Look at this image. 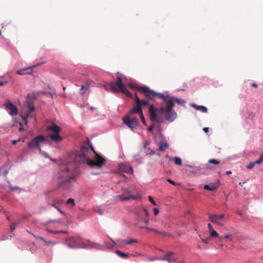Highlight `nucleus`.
Here are the masks:
<instances>
[{"mask_svg":"<svg viewBox=\"0 0 263 263\" xmlns=\"http://www.w3.org/2000/svg\"><path fill=\"white\" fill-rule=\"evenodd\" d=\"M86 142L76 153L74 162L78 164L86 163L91 167L101 168L105 163V159L96 152L88 138Z\"/></svg>","mask_w":263,"mask_h":263,"instance_id":"nucleus-1","label":"nucleus"},{"mask_svg":"<svg viewBox=\"0 0 263 263\" xmlns=\"http://www.w3.org/2000/svg\"><path fill=\"white\" fill-rule=\"evenodd\" d=\"M75 175L72 171L67 167H64L59 172V179L57 182L58 187L63 190H67L70 186L71 183L74 180Z\"/></svg>","mask_w":263,"mask_h":263,"instance_id":"nucleus-2","label":"nucleus"},{"mask_svg":"<svg viewBox=\"0 0 263 263\" xmlns=\"http://www.w3.org/2000/svg\"><path fill=\"white\" fill-rule=\"evenodd\" d=\"M104 87L107 90L110 89L114 92H121L126 96L132 98V94L126 89L125 85L123 83L122 74L117 73L116 82H111L105 84Z\"/></svg>","mask_w":263,"mask_h":263,"instance_id":"nucleus-3","label":"nucleus"},{"mask_svg":"<svg viewBox=\"0 0 263 263\" xmlns=\"http://www.w3.org/2000/svg\"><path fill=\"white\" fill-rule=\"evenodd\" d=\"M47 129L53 132V133L49 134L48 137L53 142L58 143L63 140L62 137L59 135V133L61 132V128L59 126L53 124L48 126Z\"/></svg>","mask_w":263,"mask_h":263,"instance_id":"nucleus-4","label":"nucleus"},{"mask_svg":"<svg viewBox=\"0 0 263 263\" xmlns=\"http://www.w3.org/2000/svg\"><path fill=\"white\" fill-rule=\"evenodd\" d=\"M137 88L144 95L145 97L148 100H153L156 97L159 98V95H161V93H157L154 90L150 89L149 88L146 86H139L137 87Z\"/></svg>","mask_w":263,"mask_h":263,"instance_id":"nucleus-5","label":"nucleus"},{"mask_svg":"<svg viewBox=\"0 0 263 263\" xmlns=\"http://www.w3.org/2000/svg\"><path fill=\"white\" fill-rule=\"evenodd\" d=\"M228 217L226 215H210L209 220L213 223L223 226L226 224Z\"/></svg>","mask_w":263,"mask_h":263,"instance_id":"nucleus-6","label":"nucleus"},{"mask_svg":"<svg viewBox=\"0 0 263 263\" xmlns=\"http://www.w3.org/2000/svg\"><path fill=\"white\" fill-rule=\"evenodd\" d=\"M67 246L71 249H75L81 247L82 238L80 237H70L65 241Z\"/></svg>","mask_w":263,"mask_h":263,"instance_id":"nucleus-7","label":"nucleus"},{"mask_svg":"<svg viewBox=\"0 0 263 263\" xmlns=\"http://www.w3.org/2000/svg\"><path fill=\"white\" fill-rule=\"evenodd\" d=\"M124 124H125L132 130L137 126L139 124V120L135 117H130L127 116L122 119Z\"/></svg>","mask_w":263,"mask_h":263,"instance_id":"nucleus-8","label":"nucleus"},{"mask_svg":"<svg viewBox=\"0 0 263 263\" xmlns=\"http://www.w3.org/2000/svg\"><path fill=\"white\" fill-rule=\"evenodd\" d=\"M159 96V98L163 100L165 103L166 108V109L170 110L173 109L174 106V98L170 97L168 96H164L162 94Z\"/></svg>","mask_w":263,"mask_h":263,"instance_id":"nucleus-9","label":"nucleus"},{"mask_svg":"<svg viewBox=\"0 0 263 263\" xmlns=\"http://www.w3.org/2000/svg\"><path fill=\"white\" fill-rule=\"evenodd\" d=\"M44 140V136L42 135L37 136L28 143V146L30 148H38L40 143L43 142Z\"/></svg>","mask_w":263,"mask_h":263,"instance_id":"nucleus-10","label":"nucleus"},{"mask_svg":"<svg viewBox=\"0 0 263 263\" xmlns=\"http://www.w3.org/2000/svg\"><path fill=\"white\" fill-rule=\"evenodd\" d=\"M208 228L209 229L210 238L212 239L219 238V240H220L222 239L221 237H219L218 233L215 230H214L211 223L208 224Z\"/></svg>","mask_w":263,"mask_h":263,"instance_id":"nucleus-11","label":"nucleus"},{"mask_svg":"<svg viewBox=\"0 0 263 263\" xmlns=\"http://www.w3.org/2000/svg\"><path fill=\"white\" fill-rule=\"evenodd\" d=\"M149 111L150 113V119L152 121H156L157 122H160L161 120L157 117V114L156 112L155 108L153 105H151L149 106Z\"/></svg>","mask_w":263,"mask_h":263,"instance_id":"nucleus-12","label":"nucleus"},{"mask_svg":"<svg viewBox=\"0 0 263 263\" xmlns=\"http://www.w3.org/2000/svg\"><path fill=\"white\" fill-rule=\"evenodd\" d=\"M174 253L172 252H168L166 254L162 256L160 258V260L167 261V262H175L176 261V259L173 256Z\"/></svg>","mask_w":263,"mask_h":263,"instance_id":"nucleus-13","label":"nucleus"},{"mask_svg":"<svg viewBox=\"0 0 263 263\" xmlns=\"http://www.w3.org/2000/svg\"><path fill=\"white\" fill-rule=\"evenodd\" d=\"M6 109L8 112L11 115H15L17 114V109L16 106L12 103L9 102L5 105Z\"/></svg>","mask_w":263,"mask_h":263,"instance_id":"nucleus-14","label":"nucleus"},{"mask_svg":"<svg viewBox=\"0 0 263 263\" xmlns=\"http://www.w3.org/2000/svg\"><path fill=\"white\" fill-rule=\"evenodd\" d=\"M118 171L120 173H126L128 174H132L133 173V170L131 166L123 163L119 165Z\"/></svg>","mask_w":263,"mask_h":263,"instance_id":"nucleus-15","label":"nucleus"},{"mask_svg":"<svg viewBox=\"0 0 263 263\" xmlns=\"http://www.w3.org/2000/svg\"><path fill=\"white\" fill-rule=\"evenodd\" d=\"M165 114L166 119L170 122L174 121L176 117V113L173 109H171L170 110L166 109Z\"/></svg>","mask_w":263,"mask_h":263,"instance_id":"nucleus-16","label":"nucleus"},{"mask_svg":"<svg viewBox=\"0 0 263 263\" xmlns=\"http://www.w3.org/2000/svg\"><path fill=\"white\" fill-rule=\"evenodd\" d=\"M139 102L138 101V103ZM142 109L139 105H137L133 107L129 111L128 116H130L134 114H139L140 115L142 113Z\"/></svg>","mask_w":263,"mask_h":263,"instance_id":"nucleus-17","label":"nucleus"},{"mask_svg":"<svg viewBox=\"0 0 263 263\" xmlns=\"http://www.w3.org/2000/svg\"><path fill=\"white\" fill-rule=\"evenodd\" d=\"M97 244L95 243L92 242L89 240L84 241L82 239V243L81 244V248H94L97 247Z\"/></svg>","mask_w":263,"mask_h":263,"instance_id":"nucleus-18","label":"nucleus"},{"mask_svg":"<svg viewBox=\"0 0 263 263\" xmlns=\"http://www.w3.org/2000/svg\"><path fill=\"white\" fill-rule=\"evenodd\" d=\"M119 198L121 201L128 200L130 199H135L136 197L135 196L129 195L127 196L126 192H125L123 195L119 196Z\"/></svg>","mask_w":263,"mask_h":263,"instance_id":"nucleus-19","label":"nucleus"},{"mask_svg":"<svg viewBox=\"0 0 263 263\" xmlns=\"http://www.w3.org/2000/svg\"><path fill=\"white\" fill-rule=\"evenodd\" d=\"M219 186V184L217 183L210 184L209 185H205L204 186V189L205 190L209 191H215L216 190Z\"/></svg>","mask_w":263,"mask_h":263,"instance_id":"nucleus-20","label":"nucleus"},{"mask_svg":"<svg viewBox=\"0 0 263 263\" xmlns=\"http://www.w3.org/2000/svg\"><path fill=\"white\" fill-rule=\"evenodd\" d=\"M135 101L136 102V104L137 105H138V101H139V106H141L142 107V106H146L148 105V101L149 100H141L139 98V97L137 96V95H136Z\"/></svg>","mask_w":263,"mask_h":263,"instance_id":"nucleus-21","label":"nucleus"},{"mask_svg":"<svg viewBox=\"0 0 263 263\" xmlns=\"http://www.w3.org/2000/svg\"><path fill=\"white\" fill-rule=\"evenodd\" d=\"M166 157L169 159V161H174L176 165H180L182 164V160L180 157H175L173 158L169 156H166Z\"/></svg>","mask_w":263,"mask_h":263,"instance_id":"nucleus-22","label":"nucleus"},{"mask_svg":"<svg viewBox=\"0 0 263 263\" xmlns=\"http://www.w3.org/2000/svg\"><path fill=\"white\" fill-rule=\"evenodd\" d=\"M193 106L197 110H200L202 112H206L208 111V109L206 107L204 106H200L196 104L193 105Z\"/></svg>","mask_w":263,"mask_h":263,"instance_id":"nucleus-23","label":"nucleus"},{"mask_svg":"<svg viewBox=\"0 0 263 263\" xmlns=\"http://www.w3.org/2000/svg\"><path fill=\"white\" fill-rule=\"evenodd\" d=\"M35 66H33L32 67H27V68H24L23 69H20V70H18L16 71V73L17 74H20V75H24L26 73L25 72V71H27V70H31V68H33V67H34ZM26 73L27 74H29L30 73V72H27Z\"/></svg>","mask_w":263,"mask_h":263,"instance_id":"nucleus-24","label":"nucleus"},{"mask_svg":"<svg viewBox=\"0 0 263 263\" xmlns=\"http://www.w3.org/2000/svg\"><path fill=\"white\" fill-rule=\"evenodd\" d=\"M120 242L121 244L123 245H127V244H132L133 243H136L137 242V240L136 239H131L130 240H121L120 241H119Z\"/></svg>","mask_w":263,"mask_h":263,"instance_id":"nucleus-25","label":"nucleus"},{"mask_svg":"<svg viewBox=\"0 0 263 263\" xmlns=\"http://www.w3.org/2000/svg\"><path fill=\"white\" fill-rule=\"evenodd\" d=\"M159 150L161 151H165L168 147V144L166 142H160L158 144Z\"/></svg>","mask_w":263,"mask_h":263,"instance_id":"nucleus-26","label":"nucleus"},{"mask_svg":"<svg viewBox=\"0 0 263 263\" xmlns=\"http://www.w3.org/2000/svg\"><path fill=\"white\" fill-rule=\"evenodd\" d=\"M116 253L119 256L122 258H127L129 257V254L126 253L122 252L121 251L119 250H116Z\"/></svg>","mask_w":263,"mask_h":263,"instance_id":"nucleus-27","label":"nucleus"},{"mask_svg":"<svg viewBox=\"0 0 263 263\" xmlns=\"http://www.w3.org/2000/svg\"><path fill=\"white\" fill-rule=\"evenodd\" d=\"M28 104H29L28 110L27 111V112L26 114V118L29 117L30 113L33 112L35 109L34 107L31 104V103L28 102Z\"/></svg>","mask_w":263,"mask_h":263,"instance_id":"nucleus-28","label":"nucleus"},{"mask_svg":"<svg viewBox=\"0 0 263 263\" xmlns=\"http://www.w3.org/2000/svg\"><path fill=\"white\" fill-rule=\"evenodd\" d=\"M188 167L191 168L189 171L190 172H192L193 173H196L198 171H199L200 170V167L199 166H196L195 167H193L191 165H186Z\"/></svg>","mask_w":263,"mask_h":263,"instance_id":"nucleus-29","label":"nucleus"},{"mask_svg":"<svg viewBox=\"0 0 263 263\" xmlns=\"http://www.w3.org/2000/svg\"><path fill=\"white\" fill-rule=\"evenodd\" d=\"M89 87V84L86 83L85 85H83L81 86L80 89V92L81 95H84L86 91L88 89Z\"/></svg>","mask_w":263,"mask_h":263,"instance_id":"nucleus-30","label":"nucleus"},{"mask_svg":"<svg viewBox=\"0 0 263 263\" xmlns=\"http://www.w3.org/2000/svg\"><path fill=\"white\" fill-rule=\"evenodd\" d=\"M21 220H19L15 222L12 223L10 226L11 232H12L13 230L15 229L17 224L20 223Z\"/></svg>","mask_w":263,"mask_h":263,"instance_id":"nucleus-31","label":"nucleus"},{"mask_svg":"<svg viewBox=\"0 0 263 263\" xmlns=\"http://www.w3.org/2000/svg\"><path fill=\"white\" fill-rule=\"evenodd\" d=\"M44 242L45 243V245L47 246H53L57 243V242H53V241H50V240H46L45 239V241H44Z\"/></svg>","mask_w":263,"mask_h":263,"instance_id":"nucleus-32","label":"nucleus"},{"mask_svg":"<svg viewBox=\"0 0 263 263\" xmlns=\"http://www.w3.org/2000/svg\"><path fill=\"white\" fill-rule=\"evenodd\" d=\"M174 102H176V103H178L179 104H181V105H183L185 103V102L183 100L175 98H174Z\"/></svg>","mask_w":263,"mask_h":263,"instance_id":"nucleus-33","label":"nucleus"},{"mask_svg":"<svg viewBox=\"0 0 263 263\" xmlns=\"http://www.w3.org/2000/svg\"><path fill=\"white\" fill-rule=\"evenodd\" d=\"M209 162L212 164H218L220 163V162L216 159H211L209 160Z\"/></svg>","mask_w":263,"mask_h":263,"instance_id":"nucleus-34","label":"nucleus"},{"mask_svg":"<svg viewBox=\"0 0 263 263\" xmlns=\"http://www.w3.org/2000/svg\"><path fill=\"white\" fill-rule=\"evenodd\" d=\"M153 232H154L155 233H156L161 234L162 235H163L164 236H170V235L167 233H166V232H160L158 231L156 229H153Z\"/></svg>","mask_w":263,"mask_h":263,"instance_id":"nucleus-35","label":"nucleus"},{"mask_svg":"<svg viewBox=\"0 0 263 263\" xmlns=\"http://www.w3.org/2000/svg\"><path fill=\"white\" fill-rule=\"evenodd\" d=\"M255 165V163L254 162H251L247 166V168L249 170L252 169L254 167Z\"/></svg>","mask_w":263,"mask_h":263,"instance_id":"nucleus-36","label":"nucleus"},{"mask_svg":"<svg viewBox=\"0 0 263 263\" xmlns=\"http://www.w3.org/2000/svg\"><path fill=\"white\" fill-rule=\"evenodd\" d=\"M66 203L67 204H71L72 205H74V204H75L74 200L72 198H69L67 200Z\"/></svg>","mask_w":263,"mask_h":263,"instance_id":"nucleus-37","label":"nucleus"},{"mask_svg":"<svg viewBox=\"0 0 263 263\" xmlns=\"http://www.w3.org/2000/svg\"><path fill=\"white\" fill-rule=\"evenodd\" d=\"M53 234H67L68 232L66 231H53Z\"/></svg>","mask_w":263,"mask_h":263,"instance_id":"nucleus-38","label":"nucleus"},{"mask_svg":"<svg viewBox=\"0 0 263 263\" xmlns=\"http://www.w3.org/2000/svg\"><path fill=\"white\" fill-rule=\"evenodd\" d=\"M148 199L151 203H152L154 205L156 206L157 205L156 202L154 201L152 197L150 196H148Z\"/></svg>","mask_w":263,"mask_h":263,"instance_id":"nucleus-39","label":"nucleus"},{"mask_svg":"<svg viewBox=\"0 0 263 263\" xmlns=\"http://www.w3.org/2000/svg\"><path fill=\"white\" fill-rule=\"evenodd\" d=\"M140 116V118H141V120L142 122L144 124H146V121L145 120V118H144V117L143 112Z\"/></svg>","mask_w":263,"mask_h":263,"instance_id":"nucleus-40","label":"nucleus"},{"mask_svg":"<svg viewBox=\"0 0 263 263\" xmlns=\"http://www.w3.org/2000/svg\"><path fill=\"white\" fill-rule=\"evenodd\" d=\"M33 236L35 237L37 239H39L41 240H42V241H45V239L43 237H41V236H40L39 235H35L34 234H32Z\"/></svg>","mask_w":263,"mask_h":263,"instance_id":"nucleus-41","label":"nucleus"},{"mask_svg":"<svg viewBox=\"0 0 263 263\" xmlns=\"http://www.w3.org/2000/svg\"><path fill=\"white\" fill-rule=\"evenodd\" d=\"M211 239L210 238V237L209 238L201 239L202 241L205 243H208Z\"/></svg>","mask_w":263,"mask_h":263,"instance_id":"nucleus-42","label":"nucleus"},{"mask_svg":"<svg viewBox=\"0 0 263 263\" xmlns=\"http://www.w3.org/2000/svg\"><path fill=\"white\" fill-rule=\"evenodd\" d=\"M94 212H97L99 213H102L103 212V211L102 210V209L100 208L97 207V208H96V209L95 210Z\"/></svg>","mask_w":263,"mask_h":263,"instance_id":"nucleus-43","label":"nucleus"},{"mask_svg":"<svg viewBox=\"0 0 263 263\" xmlns=\"http://www.w3.org/2000/svg\"><path fill=\"white\" fill-rule=\"evenodd\" d=\"M159 112H162L163 114H165L166 112V108L164 107H161L158 110Z\"/></svg>","mask_w":263,"mask_h":263,"instance_id":"nucleus-44","label":"nucleus"},{"mask_svg":"<svg viewBox=\"0 0 263 263\" xmlns=\"http://www.w3.org/2000/svg\"><path fill=\"white\" fill-rule=\"evenodd\" d=\"M167 181L169 183H170L171 184H173V185H175H175H176V184H177V183H176L175 181H174L173 180H172V179H167Z\"/></svg>","mask_w":263,"mask_h":263,"instance_id":"nucleus-45","label":"nucleus"},{"mask_svg":"<svg viewBox=\"0 0 263 263\" xmlns=\"http://www.w3.org/2000/svg\"><path fill=\"white\" fill-rule=\"evenodd\" d=\"M148 259L150 261H154L155 260L160 259V258H156V257H150V258H148Z\"/></svg>","mask_w":263,"mask_h":263,"instance_id":"nucleus-46","label":"nucleus"},{"mask_svg":"<svg viewBox=\"0 0 263 263\" xmlns=\"http://www.w3.org/2000/svg\"><path fill=\"white\" fill-rule=\"evenodd\" d=\"M154 128V125H152L151 126H150L148 128V130L149 131V132H152L153 131V129Z\"/></svg>","mask_w":263,"mask_h":263,"instance_id":"nucleus-47","label":"nucleus"},{"mask_svg":"<svg viewBox=\"0 0 263 263\" xmlns=\"http://www.w3.org/2000/svg\"><path fill=\"white\" fill-rule=\"evenodd\" d=\"M262 162V160L259 159L258 160H257L255 161L254 162H255V164H260Z\"/></svg>","mask_w":263,"mask_h":263,"instance_id":"nucleus-48","label":"nucleus"},{"mask_svg":"<svg viewBox=\"0 0 263 263\" xmlns=\"http://www.w3.org/2000/svg\"><path fill=\"white\" fill-rule=\"evenodd\" d=\"M153 210H154V214H158L159 212V211L157 208H154Z\"/></svg>","mask_w":263,"mask_h":263,"instance_id":"nucleus-49","label":"nucleus"},{"mask_svg":"<svg viewBox=\"0 0 263 263\" xmlns=\"http://www.w3.org/2000/svg\"><path fill=\"white\" fill-rule=\"evenodd\" d=\"M53 207H54L55 208L57 209L58 211L61 213V214H64L60 209H58L55 205H52Z\"/></svg>","mask_w":263,"mask_h":263,"instance_id":"nucleus-50","label":"nucleus"},{"mask_svg":"<svg viewBox=\"0 0 263 263\" xmlns=\"http://www.w3.org/2000/svg\"><path fill=\"white\" fill-rule=\"evenodd\" d=\"M8 83V82L7 81H6V82H0V86H3L5 84H6Z\"/></svg>","mask_w":263,"mask_h":263,"instance_id":"nucleus-51","label":"nucleus"},{"mask_svg":"<svg viewBox=\"0 0 263 263\" xmlns=\"http://www.w3.org/2000/svg\"><path fill=\"white\" fill-rule=\"evenodd\" d=\"M149 142H146L144 145V147L145 148H146L149 145Z\"/></svg>","mask_w":263,"mask_h":263,"instance_id":"nucleus-52","label":"nucleus"},{"mask_svg":"<svg viewBox=\"0 0 263 263\" xmlns=\"http://www.w3.org/2000/svg\"><path fill=\"white\" fill-rule=\"evenodd\" d=\"M251 86L253 87H255V88H257L258 87V85L257 84H256L255 83H253L252 84H251Z\"/></svg>","mask_w":263,"mask_h":263,"instance_id":"nucleus-53","label":"nucleus"},{"mask_svg":"<svg viewBox=\"0 0 263 263\" xmlns=\"http://www.w3.org/2000/svg\"><path fill=\"white\" fill-rule=\"evenodd\" d=\"M209 127H204L203 130L205 133H208L209 132Z\"/></svg>","mask_w":263,"mask_h":263,"instance_id":"nucleus-54","label":"nucleus"},{"mask_svg":"<svg viewBox=\"0 0 263 263\" xmlns=\"http://www.w3.org/2000/svg\"><path fill=\"white\" fill-rule=\"evenodd\" d=\"M18 141H19V140H18V141H17V140H13V141H12V144L13 145H15V144H16L17 143V142Z\"/></svg>","mask_w":263,"mask_h":263,"instance_id":"nucleus-55","label":"nucleus"},{"mask_svg":"<svg viewBox=\"0 0 263 263\" xmlns=\"http://www.w3.org/2000/svg\"><path fill=\"white\" fill-rule=\"evenodd\" d=\"M18 189V187H17V186H16V187H11V190L12 191H14V190H17V189Z\"/></svg>","mask_w":263,"mask_h":263,"instance_id":"nucleus-56","label":"nucleus"},{"mask_svg":"<svg viewBox=\"0 0 263 263\" xmlns=\"http://www.w3.org/2000/svg\"><path fill=\"white\" fill-rule=\"evenodd\" d=\"M230 236H231L230 235H229V234H227V235H226L224 236V237H223V238H225V239H228V238H230Z\"/></svg>","mask_w":263,"mask_h":263,"instance_id":"nucleus-57","label":"nucleus"},{"mask_svg":"<svg viewBox=\"0 0 263 263\" xmlns=\"http://www.w3.org/2000/svg\"><path fill=\"white\" fill-rule=\"evenodd\" d=\"M232 174V171H227L226 173V175H230Z\"/></svg>","mask_w":263,"mask_h":263,"instance_id":"nucleus-58","label":"nucleus"},{"mask_svg":"<svg viewBox=\"0 0 263 263\" xmlns=\"http://www.w3.org/2000/svg\"><path fill=\"white\" fill-rule=\"evenodd\" d=\"M259 159L261 160L263 162V154L261 155V156H260Z\"/></svg>","mask_w":263,"mask_h":263,"instance_id":"nucleus-59","label":"nucleus"},{"mask_svg":"<svg viewBox=\"0 0 263 263\" xmlns=\"http://www.w3.org/2000/svg\"><path fill=\"white\" fill-rule=\"evenodd\" d=\"M24 130V128L22 126H21L20 128H19V130L20 131H22Z\"/></svg>","mask_w":263,"mask_h":263,"instance_id":"nucleus-60","label":"nucleus"},{"mask_svg":"<svg viewBox=\"0 0 263 263\" xmlns=\"http://www.w3.org/2000/svg\"><path fill=\"white\" fill-rule=\"evenodd\" d=\"M245 183H246V182H243V183L240 182V183H239V185H240L241 186H243V185Z\"/></svg>","mask_w":263,"mask_h":263,"instance_id":"nucleus-61","label":"nucleus"},{"mask_svg":"<svg viewBox=\"0 0 263 263\" xmlns=\"http://www.w3.org/2000/svg\"><path fill=\"white\" fill-rule=\"evenodd\" d=\"M146 229H147L148 230H149V231H153V229H151V228H147Z\"/></svg>","mask_w":263,"mask_h":263,"instance_id":"nucleus-62","label":"nucleus"},{"mask_svg":"<svg viewBox=\"0 0 263 263\" xmlns=\"http://www.w3.org/2000/svg\"><path fill=\"white\" fill-rule=\"evenodd\" d=\"M47 231H48V232H49L51 233H53V230H47Z\"/></svg>","mask_w":263,"mask_h":263,"instance_id":"nucleus-63","label":"nucleus"},{"mask_svg":"<svg viewBox=\"0 0 263 263\" xmlns=\"http://www.w3.org/2000/svg\"><path fill=\"white\" fill-rule=\"evenodd\" d=\"M66 89V87H63V90H65Z\"/></svg>","mask_w":263,"mask_h":263,"instance_id":"nucleus-64","label":"nucleus"}]
</instances>
